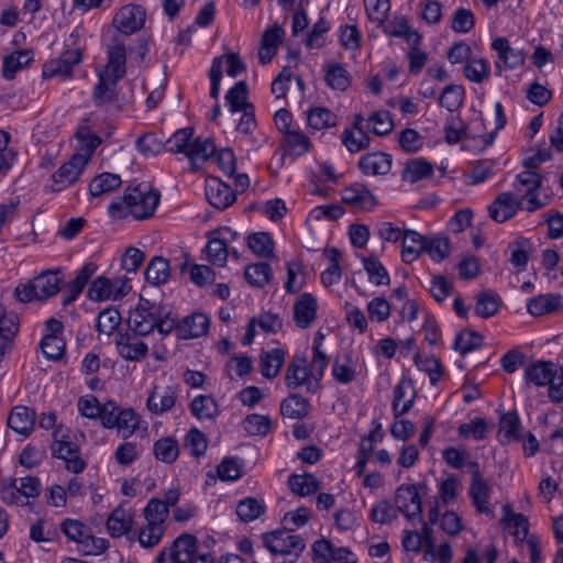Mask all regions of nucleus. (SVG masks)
I'll list each match as a JSON object with an SVG mask.
<instances>
[{
	"instance_id": "obj_1",
	"label": "nucleus",
	"mask_w": 563,
	"mask_h": 563,
	"mask_svg": "<svg viewBox=\"0 0 563 563\" xmlns=\"http://www.w3.org/2000/svg\"><path fill=\"white\" fill-rule=\"evenodd\" d=\"M128 325L135 335L144 336L157 329L165 336L176 328V320L168 307L141 298L129 313Z\"/></svg>"
},
{
	"instance_id": "obj_2",
	"label": "nucleus",
	"mask_w": 563,
	"mask_h": 563,
	"mask_svg": "<svg viewBox=\"0 0 563 563\" xmlns=\"http://www.w3.org/2000/svg\"><path fill=\"white\" fill-rule=\"evenodd\" d=\"M161 200V192L146 184L129 187L123 196L126 212L136 220L151 218Z\"/></svg>"
},
{
	"instance_id": "obj_3",
	"label": "nucleus",
	"mask_w": 563,
	"mask_h": 563,
	"mask_svg": "<svg viewBox=\"0 0 563 563\" xmlns=\"http://www.w3.org/2000/svg\"><path fill=\"white\" fill-rule=\"evenodd\" d=\"M60 531L77 544L82 555H99L107 549V541L92 536L90 529L81 521L67 518L60 523Z\"/></svg>"
},
{
	"instance_id": "obj_4",
	"label": "nucleus",
	"mask_w": 563,
	"mask_h": 563,
	"mask_svg": "<svg viewBox=\"0 0 563 563\" xmlns=\"http://www.w3.org/2000/svg\"><path fill=\"white\" fill-rule=\"evenodd\" d=\"M263 541L265 548L274 555H295V558H298L306 548L303 539L288 530L265 533Z\"/></svg>"
},
{
	"instance_id": "obj_5",
	"label": "nucleus",
	"mask_w": 563,
	"mask_h": 563,
	"mask_svg": "<svg viewBox=\"0 0 563 563\" xmlns=\"http://www.w3.org/2000/svg\"><path fill=\"white\" fill-rule=\"evenodd\" d=\"M198 551V540L191 533L177 537L170 547L163 549L156 556V563H189Z\"/></svg>"
},
{
	"instance_id": "obj_6",
	"label": "nucleus",
	"mask_w": 563,
	"mask_h": 563,
	"mask_svg": "<svg viewBox=\"0 0 563 563\" xmlns=\"http://www.w3.org/2000/svg\"><path fill=\"white\" fill-rule=\"evenodd\" d=\"M146 20V11L140 4L129 3L121 7L112 19L114 34H124L129 38L143 29Z\"/></svg>"
},
{
	"instance_id": "obj_7",
	"label": "nucleus",
	"mask_w": 563,
	"mask_h": 563,
	"mask_svg": "<svg viewBox=\"0 0 563 563\" xmlns=\"http://www.w3.org/2000/svg\"><path fill=\"white\" fill-rule=\"evenodd\" d=\"M310 373L307 358L295 355L287 366L285 384L290 389L303 387L307 393L314 394L320 389V384Z\"/></svg>"
},
{
	"instance_id": "obj_8",
	"label": "nucleus",
	"mask_w": 563,
	"mask_h": 563,
	"mask_svg": "<svg viewBox=\"0 0 563 563\" xmlns=\"http://www.w3.org/2000/svg\"><path fill=\"white\" fill-rule=\"evenodd\" d=\"M124 34H113L107 45L108 62L103 71L114 78H123L126 74V41Z\"/></svg>"
},
{
	"instance_id": "obj_9",
	"label": "nucleus",
	"mask_w": 563,
	"mask_h": 563,
	"mask_svg": "<svg viewBox=\"0 0 563 563\" xmlns=\"http://www.w3.org/2000/svg\"><path fill=\"white\" fill-rule=\"evenodd\" d=\"M542 185V177L539 173L533 172L531 169L521 172L517 175L516 181L514 183V188L525 187V194L518 195L526 207L525 209L528 212H533L539 210L545 206V202L541 201L537 196V190Z\"/></svg>"
},
{
	"instance_id": "obj_10",
	"label": "nucleus",
	"mask_w": 563,
	"mask_h": 563,
	"mask_svg": "<svg viewBox=\"0 0 563 563\" xmlns=\"http://www.w3.org/2000/svg\"><path fill=\"white\" fill-rule=\"evenodd\" d=\"M525 207L522 199L518 195L506 191L495 198L488 207V212L494 221L503 223L511 219L518 210L525 209Z\"/></svg>"
},
{
	"instance_id": "obj_11",
	"label": "nucleus",
	"mask_w": 563,
	"mask_h": 563,
	"mask_svg": "<svg viewBox=\"0 0 563 563\" xmlns=\"http://www.w3.org/2000/svg\"><path fill=\"white\" fill-rule=\"evenodd\" d=\"M396 509L408 520L422 519L421 498L415 485H401L396 490Z\"/></svg>"
},
{
	"instance_id": "obj_12",
	"label": "nucleus",
	"mask_w": 563,
	"mask_h": 563,
	"mask_svg": "<svg viewBox=\"0 0 563 563\" xmlns=\"http://www.w3.org/2000/svg\"><path fill=\"white\" fill-rule=\"evenodd\" d=\"M206 198L218 210H224L236 199L235 191L219 177L209 176L206 179Z\"/></svg>"
},
{
	"instance_id": "obj_13",
	"label": "nucleus",
	"mask_w": 563,
	"mask_h": 563,
	"mask_svg": "<svg viewBox=\"0 0 563 563\" xmlns=\"http://www.w3.org/2000/svg\"><path fill=\"white\" fill-rule=\"evenodd\" d=\"M82 59L79 49L64 52L58 58L47 62L43 67V77L51 78L60 76L67 78L73 73V67Z\"/></svg>"
},
{
	"instance_id": "obj_14",
	"label": "nucleus",
	"mask_w": 563,
	"mask_h": 563,
	"mask_svg": "<svg viewBox=\"0 0 563 563\" xmlns=\"http://www.w3.org/2000/svg\"><path fill=\"white\" fill-rule=\"evenodd\" d=\"M492 48L498 53V59L495 63L498 74L501 73V64H504V68L514 69L525 62L526 55L523 51L511 47L506 37L494 40Z\"/></svg>"
},
{
	"instance_id": "obj_15",
	"label": "nucleus",
	"mask_w": 563,
	"mask_h": 563,
	"mask_svg": "<svg viewBox=\"0 0 563 563\" xmlns=\"http://www.w3.org/2000/svg\"><path fill=\"white\" fill-rule=\"evenodd\" d=\"M52 453L54 457L66 462V468L69 472L78 474L86 467L79 453V446L70 441L55 440L52 444Z\"/></svg>"
},
{
	"instance_id": "obj_16",
	"label": "nucleus",
	"mask_w": 563,
	"mask_h": 563,
	"mask_svg": "<svg viewBox=\"0 0 563 563\" xmlns=\"http://www.w3.org/2000/svg\"><path fill=\"white\" fill-rule=\"evenodd\" d=\"M318 301L310 292L301 294L294 303V321L300 329L309 328L317 319Z\"/></svg>"
},
{
	"instance_id": "obj_17",
	"label": "nucleus",
	"mask_w": 563,
	"mask_h": 563,
	"mask_svg": "<svg viewBox=\"0 0 563 563\" xmlns=\"http://www.w3.org/2000/svg\"><path fill=\"white\" fill-rule=\"evenodd\" d=\"M86 165L87 164L79 155L73 154L70 159L64 163L53 175L55 184L53 189L60 191L77 181Z\"/></svg>"
},
{
	"instance_id": "obj_18",
	"label": "nucleus",
	"mask_w": 563,
	"mask_h": 563,
	"mask_svg": "<svg viewBox=\"0 0 563 563\" xmlns=\"http://www.w3.org/2000/svg\"><path fill=\"white\" fill-rule=\"evenodd\" d=\"M139 335H132L128 332H119L115 336L118 353L128 361H141L148 352L147 345L137 339Z\"/></svg>"
},
{
	"instance_id": "obj_19",
	"label": "nucleus",
	"mask_w": 563,
	"mask_h": 563,
	"mask_svg": "<svg viewBox=\"0 0 563 563\" xmlns=\"http://www.w3.org/2000/svg\"><path fill=\"white\" fill-rule=\"evenodd\" d=\"M210 325V320L205 313H192L184 318L180 322L176 321L177 334L180 339H194L205 335Z\"/></svg>"
},
{
	"instance_id": "obj_20",
	"label": "nucleus",
	"mask_w": 563,
	"mask_h": 563,
	"mask_svg": "<svg viewBox=\"0 0 563 563\" xmlns=\"http://www.w3.org/2000/svg\"><path fill=\"white\" fill-rule=\"evenodd\" d=\"M558 373V368L553 362L537 361L525 368V378L528 384L542 387L550 385Z\"/></svg>"
},
{
	"instance_id": "obj_21",
	"label": "nucleus",
	"mask_w": 563,
	"mask_h": 563,
	"mask_svg": "<svg viewBox=\"0 0 563 563\" xmlns=\"http://www.w3.org/2000/svg\"><path fill=\"white\" fill-rule=\"evenodd\" d=\"M176 391L169 386H154L150 393L146 407L154 415H162L170 410L176 402Z\"/></svg>"
},
{
	"instance_id": "obj_22",
	"label": "nucleus",
	"mask_w": 563,
	"mask_h": 563,
	"mask_svg": "<svg viewBox=\"0 0 563 563\" xmlns=\"http://www.w3.org/2000/svg\"><path fill=\"white\" fill-rule=\"evenodd\" d=\"M97 271V265L93 263H87L84 267H81L75 278L65 285L62 303L67 306L75 301L79 295L82 292L88 280L92 277V275Z\"/></svg>"
},
{
	"instance_id": "obj_23",
	"label": "nucleus",
	"mask_w": 563,
	"mask_h": 563,
	"mask_svg": "<svg viewBox=\"0 0 563 563\" xmlns=\"http://www.w3.org/2000/svg\"><path fill=\"white\" fill-rule=\"evenodd\" d=\"M35 411L26 406L14 407L8 417V427L18 434L29 437L35 424Z\"/></svg>"
},
{
	"instance_id": "obj_24",
	"label": "nucleus",
	"mask_w": 563,
	"mask_h": 563,
	"mask_svg": "<svg viewBox=\"0 0 563 563\" xmlns=\"http://www.w3.org/2000/svg\"><path fill=\"white\" fill-rule=\"evenodd\" d=\"M98 84L92 91V100L97 107H102L117 100V86L121 78H114L107 71L98 74Z\"/></svg>"
},
{
	"instance_id": "obj_25",
	"label": "nucleus",
	"mask_w": 563,
	"mask_h": 563,
	"mask_svg": "<svg viewBox=\"0 0 563 563\" xmlns=\"http://www.w3.org/2000/svg\"><path fill=\"white\" fill-rule=\"evenodd\" d=\"M342 201L360 210H369L376 205V198L371 190L361 184H354L344 188Z\"/></svg>"
},
{
	"instance_id": "obj_26",
	"label": "nucleus",
	"mask_w": 563,
	"mask_h": 563,
	"mask_svg": "<svg viewBox=\"0 0 563 563\" xmlns=\"http://www.w3.org/2000/svg\"><path fill=\"white\" fill-rule=\"evenodd\" d=\"M416 391L411 380L401 379L394 388L393 412L395 418L407 413L415 401Z\"/></svg>"
},
{
	"instance_id": "obj_27",
	"label": "nucleus",
	"mask_w": 563,
	"mask_h": 563,
	"mask_svg": "<svg viewBox=\"0 0 563 563\" xmlns=\"http://www.w3.org/2000/svg\"><path fill=\"white\" fill-rule=\"evenodd\" d=\"M391 156L383 152H374L363 155L358 161V167L365 175H386L391 168Z\"/></svg>"
},
{
	"instance_id": "obj_28",
	"label": "nucleus",
	"mask_w": 563,
	"mask_h": 563,
	"mask_svg": "<svg viewBox=\"0 0 563 563\" xmlns=\"http://www.w3.org/2000/svg\"><path fill=\"white\" fill-rule=\"evenodd\" d=\"M427 236L412 230H406L402 236L401 258L410 264L416 261L422 252H426Z\"/></svg>"
},
{
	"instance_id": "obj_29",
	"label": "nucleus",
	"mask_w": 563,
	"mask_h": 563,
	"mask_svg": "<svg viewBox=\"0 0 563 563\" xmlns=\"http://www.w3.org/2000/svg\"><path fill=\"white\" fill-rule=\"evenodd\" d=\"M132 523L133 517L130 511L119 506L110 514L107 529L112 538H120L131 530Z\"/></svg>"
},
{
	"instance_id": "obj_30",
	"label": "nucleus",
	"mask_w": 563,
	"mask_h": 563,
	"mask_svg": "<svg viewBox=\"0 0 563 563\" xmlns=\"http://www.w3.org/2000/svg\"><path fill=\"white\" fill-rule=\"evenodd\" d=\"M217 152L216 144L210 139L197 137L189 145L186 156L194 167L207 162Z\"/></svg>"
},
{
	"instance_id": "obj_31",
	"label": "nucleus",
	"mask_w": 563,
	"mask_h": 563,
	"mask_svg": "<svg viewBox=\"0 0 563 563\" xmlns=\"http://www.w3.org/2000/svg\"><path fill=\"white\" fill-rule=\"evenodd\" d=\"M33 52L29 49L16 51L4 56L2 76L8 80L13 79L19 69L29 66L33 62Z\"/></svg>"
},
{
	"instance_id": "obj_32",
	"label": "nucleus",
	"mask_w": 563,
	"mask_h": 563,
	"mask_svg": "<svg viewBox=\"0 0 563 563\" xmlns=\"http://www.w3.org/2000/svg\"><path fill=\"white\" fill-rule=\"evenodd\" d=\"M33 282L38 295V300H44L55 296L59 291L62 279L58 277V272L47 271L36 276Z\"/></svg>"
},
{
	"instance_id": "obj_33",
	"label": "nucleus",
	"mask_w": 563,
	"mask_h": 563,
	"mask_svg": "<svg viewBox=\"0 0 563 563\" xmlns=\"http://www.w3.org/2000/svg\"><path fill=\"white\" fill-rule=\"evenodd\" d=\"M285 355L286 353L282 349L262 353L260 357L262 375L269 379L276 377L284 365Z\"/></svg>"
},
{
	"instance_id": "obj_34",
	"label": "nucleus",
	"mask_w": 563,
	"mask_h": 563,
	"mask_svg": "<svg viewBox=\"0 0 563 563\" xmlns=\"http://www.w3.org/2000/svg\"><path fill=\"white\" fill-rule=\"evenodd\" d=\"M310 404L308 399L300 395L291 394L280 404V412L284 417L290 419H301L308 416Z\"/></svg>"
},
{
	"instance_id": "obj_35",
	"label": "nucleus",
	"mask_w": 563,
	"mask_h": 563,
	"mask_svg": "<svg viewBox=\"0 0 563 563\" xmlns=\"http://www.w3.org/2000/svg\"><path fill=\"white\" fill-rule=\"evenodd\" d=\"M169 263L162 256L153 257L144 273L145 279L154 286L165 284L169 278Z\"/></svg>"
},
{
	"instance_id": "obj_36",
	"label": "nucleus",
	"mask_w": 563,
	"mask_h": 563,
	"mask_svg": "<svg viewBox=\"0 0 563 563\" xmlns=\"http://www.w3.org/2000/svg\"><path fill=\"white\" fill-rule=\"evenodd\" d=\"M249 90L245 81L236 82L227 93L225 101L232 114L254 107L247 101Z\"/></svg>"
},
{
	"instance_id": "obj_37",
	"label": "nucleus",
	"mask_w": 563,
	"mask_h": 563,
	"mask_svg": "<svg viewBox=\"0 0 563 563\" xmlns=\"http://www.w3.org/2000/svg\"><path fill=\"white\" fill-rule=\"evenodd\" d=\"M18 332V323L11 317L5 316L4 307L0 305V362Z\"/></svg>"
},
{
	"instance_id": "obj_38",
	"label": "nucleus",
	"mask_w": 563,
	"mask_h": 563,
	"mask_svg": "<svg viewBox=\"0 0 563 563\" xmlns=\"http://www.w3.org/2000/svg\"><path fill=\"white\" fill-rule=\"evenodd\" d=\"M324 80L331 88L341 91L346 90L351 85L349 71L338 63L325 65Z\"/></svg>"
},
{
	"instance_id": "obj_39",
	"label": "nucleus",
	"mask_w": 563,
	"mask_h": 563,
	"mask_svg": "<svg viewBox=\"0 0 563 563\" xmlns=\"http://www.w3.org/2000/svg\"><path fill=\"white\" fill-rule=\"evenodd\" d=\"M190 410L198 419L213 420L219 415V407L211 396L199 395L190 402Z\"/></svg>"
},
{
	"instance_id": "obj_40",
	"label": "nucleus",
	"mask_w": 563,
	"mask_h": 563,
	"mask_svg": "<svg viewBox=\"0 0 563 563\" xmlns=\"http://www.w3.org/2000/svg\"><path fill=\"white\" fill-rule=\"evenodd\" d=\"M288 485L294 494L302 497L312 495L320 488L319 481L309 473L291 475L288 478Z\"/></svg>"
},
{
	"instance_id": "obj_41",
	"label": "nucleus",
	"mask_w": 563,
	"mask_h": 563,
	"mask_svg": "<svg viewBox=\"0 0 563 563\" xmlns=\"http://www.w3.org/2000/svg\"><path fill=\"white\" fill-rule=\"evenodd\" d=\"M153 452L158 461L172 464L179 455V445L174 438L164 437L154 443Z\"/></svg>"
},
{
	"instance_id": "obj_42",
	"label": "nucleus",
	"mask_w": 563,
	"mask_h": 563,
	"mask_svg": "<svg viewBox=\"0 0 563 563\" xmlns=\"http://www.w3.org/2000/svg\"><path fill=\"white\" fill-rule=\"evenodd\" d=\"M244 276L250 285L263 288L269 284L273 272L268 263L261 262L246 266Z\"/></svg>"
},
{
	"instance_id": "obj_43",
	"label": "nucleus",
	"mask_w": 563,
	"mask_h": 563,
	"mask_svg": "<svg viewBox=\"0 0 563 563\" xmlns=\"http://www.w3.org/2000/svg\"><path fill=\"white\" fill-rule=\"evenodd\" d=\"M122 184L118 174L102 173L95 177L89 184L90 195L93 197L101 196L119 188Z\"/></svg>"
},
{
	"instance_id": "obj_44",
	"label": "nucleus",
	"mask_w": 563,
	"mask_h": 563,
	"mask_svg": "<svg viewBox=\"0 0 563 563\" xmlns=\"http://www.w3.org/2000/svg\"><path fill=\"white\" fill-rule=\"evenodd\" d=\"M432 173L433 166L430 163L421 158H416L407 163L402 172V179L410 184H416L427 177H430Z\"/></svg>"
},
{
	"instance_id": "obj_45",
	"label": "nucleus",
	"mask_w": 563,
	"mask_h": 563,
	"mask_svg": "<svg viewBox=\"0 0 563 563\" xmlns=\"http://www.w3.org/2000/svg\"><path fill=\"white\" fill-rule=\"evenodd\" d=\"M76 137L79 145L74 154L79 155L87 164L96 148L101 144V139L98 135L90 134L86 128L79 129L76 132Z\"/></svg>"
},
{
	"instance_id": "obj_46",
	"label": "nucleus",
	"mask_w": 563,
	"mask_h": 563,
	"mask_svg": "<svg viewBox=\"0 0 563 563\" xmlns=\"http://www.w3.org/2000/svg\"><path fill=\"white\" fill-rule=\"evenodd\" d=\"M499 297L493 291H481L476 295L475 313L482 318H490L498 312Z\"/></svg>"
},
{
	"instance_id": "obj_47",
	"label": "nucleus",
	"mask_w": 563,
	"mask_h": 563,
	"mask_svg": "<svg viewBox=\"0 0 563 563\" xmlns=\"http://www.w3.org/2000/svg\"><path fill=\"white\" fill-rule=\"evenodd\" d=\"M558 306L559 299L556 296L552 294L540 295L528 300L527 310L534 317H541L553 312Z\"/></svg>"
},
{
	"instance_id": "obj_48",
	"label": "nucleus",
	"mask_w": 563,
	"mask_h": 563,
	"mask_svg": "<svg viewBox=\"0 0 563 563\" xmlns=\"http://www.w3.org/2000/svg\"><path fill=\"white\" fill-rule=\"evenodd\" d=\"M503 521L508 527H514L516 529L515 537L523 541L528 538L529 532V522L528 518L522 514H516L511 510L509 505L503 507Z\"/></svg>"
},
{
	"instance_id": "obj_49",
	"label": "nucleus",
	"mask_w": 563,
	"mask_h": 563,
	"mask_svg": "<svg viewBox=\"0 0 563 563\" xmlns=\"http://www.w3.org/2000/svg\"><path fill=\"white\" fill-rule=\"evenodd\" d=\"M265 512V505L262 500L247 497L241 500L236 506V515L243 522H250Z\"/></svg>"
},
{
	"instance_id": "obj_50",
	"label": "nucleus",
	"mask_w": 563,
	"mask_h": 563,
	"mask_svg": "<svg viewBox=\"0 0 563 563\" xmlns=\"http://www.w3.org/2000/svg\"><path fill=\"white\" fill-rule=\"evenodd\" d=\"M192 134V128L179 129L163 143L164 148L173 154L184 153L186 155Z\"/></svg>"
},
{
	"instance_id": "obj_51",
	"label": "nucleus",
	"mask_w": 563,
	"mask_h": 563,
	"mask_svg": "<svg viewBox=\"0 0 563 563\" xmlns=\"http://www.w3.org/2000/svg\"><path fill=\"white\" fill-rule=\"evenodd\" d=\"M247 245L260 257H275L274 241L267 233L257 232L249 235Z\"/></svg>"
},
{
	"instance_id": "obj_52",
	"label": "nucleus",
	"mask_w": 563,
	"mask_h": 563,
	"mask_svg": "<svg viewBox=\"0 0 563 563\" xmlns=\"http://www.w3.org/2000/svg\"><path fill=\"white\" fill-rule=\"evenodd\" d=\"M464 76L476 84H481L490 76V68L484 58H471L464 65Z\"/></svg>"
},
{
	"instance_id": "obj_53",
	"label": "nucleus",
	"mask_w": 563,
	"mask_h": 563,
	"mask_svg": "<svg viewBox=\"0 0 563 563\" xmlns=\"http://www.w3.org/2000/svg\"><path fill=\"white\" fill-rule=\"evenodd\" d=\"M490 488L484 479L471 482L470 495L478 512L487 514Z\"/></svg>"
},
{
	"instance_id": "obj_54",
	"label": "nucleus",
	"mask_w": 563,
	"mask_h": 563,
	"mask_svg": "<svg viewBox=\"0 0 563 563\" xmlns=\"http://www.w3.org/2000/svg\"><path fill=\"white\" fill-rule=\"evenodd\" d=\"M464 88L460 85H448L439 97V104L450 112L457 110L464 99Z\"/></svg>"
},
{
	"instance_id": "obj_55",
	"label": "nucleus",
	"mask_w": 563,
	"mask_h": 563,
	"mask_svg": "<svg viewBox=\"0 0 563 563\" xmlns=\"http://www.w3.org/2000/svg\"><path fill=\"white\" fill-rule=\"evenodd\" d=\"M415 364L420 371L428 374L430 383L435 385L443 374V367L439 358L435 356L422 357L419 353L415 355Z\"/></svg>"
},
{
	"instance_id": "obj_56",
	"label": "nucleus",
	"mask_w": 563,
	"mask_h": 563,
	"mask_svg": "<svg viewBox=\"0 0 563 563\" xmlns=\"http://www.w3.org/2000/svg\"><path fill=\"white\" fill-rule=\"evenodd\" d=\"M117 421L118 426L114 428L124 439L131 437L140 426V418L131 408L121 409Z\"/></svg>"
},
{
	"instance_id": "obj_57",
	"label": "nucleus",
	"mask_w": 563,
	"mask_h": 563,
	"mask_svg": "<svg viewBox=\"0 0 563 563\" xmlns=\"http://www.w3.org/2000/svg\"><path fill=\"white\" fill-rule=\"evenodd\" d=\"M308 125L313 130H323L336 125V115L325 108H314L308 113Z\"/></svg>"
},
{
	"instance_id": "obj_58",
	"label": "nucleus",
	"mask_w": 563,
	"mask_h": 563,
	"mask_svg": "<svg viewBox=\"0 0 563 563\" xmlns=\"http://www.w3.org/2000/svg\"><path fill=\"white\" fill-rule=\"evenodd\" d=\"M332 375L341 384H349L356 377V371L349 355L343 360L338 356L332 365Z\"/></svg>"
},
{
	"instance_id": "obj_59",
	"label": "nucleus",
	"mask_w": 563,
	"mask_h": 563,
	"mask_svg": "<svg viewBox=\"0 0 563 563\" xmlns=\"http://www.w3.org/2000/svg\"><path fill=\"white\" fill-rule=\"evenodd\" d=\"M483 344V336L472 330L461 331L454 341V350L459 351L462 355L481 347Z\"/></svg>"
},
{
	"instance_id": "obj_60",
	"label": "nucleus",
	"mask_w": 563,
	"mask_h": 563,
	"mask_svg": "<svg viewBox=\"0 0 563 563\" xmlns=\"http://www.w3.org/2000/svg\"><path fill=\"white\" fill-rule=\"evenodd\" d=\"M364 7L368 20L383 25L390 10V0H364Z\"/></svg>"
},
{
	"instance_id": "obj_61",
	"label": "nucleus",
	"mask_w": 563,
	"mask_h": 563,
	"mask_svg": "<svg viewBox=\"0 0 563 563\" xmlns=\"http://www.w3.org/2000/svg\"><path fill=\"white\" fill-rule=\"evenodd\" d=\"M364 269L375 285H388L390 279L384 265L374 256L363 257Z\"/></svg>"
},
{
	"instance_id": "obj_62",
	"label": "nucleus",
	"mask_w": 563,
	"mask_h": 563,
	"mask_svg": "<svg viewBox=\"0 0 563 563\" xmlns=\"http://www.w3.org/2000/svg\"><path fill=\"white\" fill-rule=\"evenodd\" d=\"M243 428L250 435H266L272 429L268 416L252 413L243 420Z\"/></svg>"
},
{
	"instance_id": "obj_63",
	"label": "nucleus",
	"mask_w": 563,
	"mask_h": 563,
	"mask_svg": "<svg viewBox=\"0 0 563 563\" xmlns=\"http://www.w3.org/2000/svg\"><path fill=\"white\" fill-rule=\"evenodd\" d=\"M426 252L435 262H441L451 253V243L446 236L427 238Z\"/></svg>"
},
{
	"instance_id": "obj_64",
	"label": "nucleus",
	"mask_w": 563,
	"mask_h": 563,
	"mask_svg": "<svg viewBox=\"0 0 563 563\" xmlns=\"http://www.w3.org/2000/svg\"><path fill=\"white\" fill-rule=\"evenodd\" d=\"M342 142L351 153H356L369 146L371 139L364 130L353 131L345 129L342 133Z\"/></svg>"
}]
</instances>
